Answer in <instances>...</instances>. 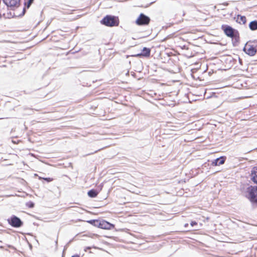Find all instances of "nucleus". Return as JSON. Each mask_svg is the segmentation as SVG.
Masks as SVG:
<instances>
[{
  "instance_id": "obj_5",
  "label": "nucleus",
  "mask_w": 257,
  "mask_h": 257,
  "mask_svg": "<svg viewBox=\"0 0 257 257\" xmlns=\"http://www.w3.org/2000/svg\"><path fill=\"white\" fill-rule=\"evenodd\" d=\"M243 51L247 55L253 56L256 53V48L253 46L246 43L243 48Z\"/></svg>"
},
{
  "instance_id": "obj_22",
  "label": "nucleus",
  "mask_w": 257,
  "mask_h": 257,
  "mask_svg": "<svg viewBox=\"0 0 257 257\" xmlns=\"http://www.w3.org/2000/svg\"><path fill=\"white\" fill-rule=\"evenodd\" d=\"M25 11H26V8L25 7V8H23L22 13L21 14L19 15V16H22L24 15Z\"/></svg>"
},
{
  "instance_id": "obj_6",
  "label": "nucleus",
  "mask_w": 257,
  "mask_h": 257,
  "mask_svg": "<svg viewBox=\"0 0 257 257\" xmlns=\"http://www.w3.org/2000/svg\"><path fill=\"white\" fill-rule=\"evenodd\" d=\"M8 7L17 8L20 5V0H3Z\"/></svg>"
},
{
  "instance_id": "obj_28",
  "label": "nucleus",
  "mask_w": 257,
  "mask_h": 257,
  "mask_svg": "<svg viewBox=\"0 0 257 257\" xmlns=\"http://www.w3.org/2000/svg\"><path fill=\"white\" fill-rule=\"evenodd\" d=\"M86 249H90V247H87L86 248Z\"/></svg>"
},
{
  "instance_id": "obj_2",
  "label": "nucleus",
  "mask_w": 257,
  "mask_h": 257,
  "mask_svg": "<svg viewBox=\"0 0 257 257\" xmlns=\"http://www.w3.org/2000/svg\"><path fill=\"white\" fill-rule=\"evenodd\" d=\"M224 32L226 35L232 38H238V33L237 31L229 26H222Z\"/></svg>"
},
{
  "instance_id": "obj_31",
  "label": "nucleus",
  "mask_w": 257,
  "mask_h": 257,
  "mask_svg": "<svg viewBox=\"0 0 257 257\" xmlns=\"http://www.w3.org/2000/svg\"><path fill=\"white\" fill-rule=\"evenodd\" d=\"M219 257H223V256H219Z\"/></svg>"
},
{
  "instance_id": "obj_14",
  "label": "nucleus",
  "mask_w": 257,
  "mask_h": 257,
  "mask_svg": "<svg viewBox=\"0 0 257 257\" xmlns=\"http://www.w3.org/2000/svg\"><path fill=\"white\" fill-rule=\"evenodd\" d=\"M246 193H257V186H250L248 187Z\"/></svg>"
},
{
  "instance_id": "obj_13",
  "label": "nucleus",
  "mask_w": 257,
  "mask_h": 257,
  "mask_svg": "<svg viewBox=\"0 0 257 257\" xmlns=\"http://www.w3.org/2000/svg\"><path fill=\"white\" fill-rule=\"evenodd\" d=\"M249 28L252 31L257 30V21H251L249 24Z\"/></svg>"
},
{
  "instance_id": "obj_27",
  "label": "nucleus",
  "mask_w": 257,
  "mask_h": 257,
  "mask_svg": "<svg viewBox=\"0 0 257 257\" xmlns=\"http://www.w3.org/2000/svg\"><path fill=\"white\" fill-rule=\"evenodd\" d=\"M239 63H241V60L239 59Z\"/></svg>"
},
{
  "instance_id": "obj_3",
  "label": "nucleus",
  "mask_w": 257,
  "mask_h": 257,
  "mask_svg": "<svg viewBox=\"0 0 257 257\" xmlns=\"http://www.w3.org/2000/svg\"><path fill=\"white\" fill-rule=\"evenodd\" d=\"M8 221L12 226L16 228L20 227L23 225L22 220L15 215H12L10 218L8 219Z\"/></svg>"
},
{
  "instance_id": "obj_7",
  "label": "nucleus",
  "mask_w": 257,
  "mask_h": 257,
  "mask_svg": "<svg viewBox=\"0 0 257 257\" xmlns=\"http://www.w3.org/2000/svg\"><path fill=\"white\" fill-rule=\"evenodd\" d=\"M151 50L149 48L144 47L142 50V52L141 53H139L136 55H132L133 57H148L150 56Z\"/></svg>"
},
{
  "instance_id": "obj_19",
  "label": "nucleus",
  "mask_w": 257,
  "mask_h": 257,
  "mask_svg": "<svg viewBox=\"0 0 257 257\" xmlns=\"http://www.w3.org/2000/svg\"><path fill=\"white\" fill-rule=\"evenodd\" d=\"M121 197V199L116 200V202H118V203H119L120 204L125 203V202H126L125 198L124 197L123 198L122 197Z\"/></svg>"
},
{
  "instance_id": "obj_11",
  "label": "nucleus",
  "mask_w": 257,
  "mask_h": 257,
  "mask_svg": "<svg viewBox=\"0 0 257 257\" xmlns=\"http://www.w3.org/2000/svg\"><path fill=\"white\" fill-rule=\"evenodd\" d=\"M251 180L257 184V167H254L251 173Z\"/></svg>"
},
{
  "instance_id": "obj_17",
  "label": "nucleus",
  "mask_w": 257,
  "mask_h": 257,
  "mask_svg": "<svg viewBox=\"0 0 257 257\" xmlns=\"http://www.w3.org/2000/svg\"><path fill=\"white\" fill-rule=\"evenodd\" d=\"M38 177H39V179L40 180L43 179L44 180L46 181L47 182H51V181L53 180V179L52 178H49V177H48V178H45V177H41V176H38Z\"/></svg>"
},
{
  "instance_id": "obj_23",
  "label": "nucleus",
  "mask_w": 257,
  "mask_h": 257,
  "mask_svg": "<svg viewBox=\"0 0 257 257\" xmlns=\"http://www.w3.org/2000/svg\"><path fill=\"white\" fill-rule=\"evenodd\" d=\"M87 193H98V192L94 189H91V190L88 191Z\"/></svg>"
},
{
  "instance_id": "obj_8",
  "label": "nucleus",
  "mask_w": 257,
  "mask_h": 257,
  "mask_svg": "<svg viewBox=\"0 0 257 257\" xmlns=\"http://www.w3.org/2000/svg\"><path fill=\"white\" fill-rule=\"evenodd\" d=\"M246 197L249 200L254 206H257V194H247Z\"/></svg>"
},
{
  "instance_id": "obj_9",
  "label": "nucleus",
  "mask_w": 257,
  "mask_h": 257,
  "mask_svg": "<svg viewBox=\"0 0 257 257\" xmlns=\"http://www.w3.org/2000/svg\"><path fill=\"white\" fill-rule=\"evenodd\" d=\"M226 160V157L225 156H222L219 158H218L214 160L212 162L213 165L216 166H219L220 165H222L224 163Z\"/></svg>"
},
{
  "instance_id": "obj_10",
  "label": "nucleus",
  "mask_w": 257,
  "mask_h": 257,
  "mask_svg": "<svg viewBox=\"0 0 257 257\" xmlns=\"http://www.w3.org/2000/svg\"><path fill=\"white\" fill-rule=\"evenodd\" d=\"M114 227V225L109 222L105 221H101L100 228L105 229H111Z\"/></svg>"
},
{
  "instance_id": "obj_29",
  "label": "nucleus",
  "mask_w": 257,
  "mask_h": 257,
  "mask_svg": "<svg viewBox=\"0 0 257 257\" xmlns=\"http://www.w3.org/2000/svg\"><path fill=\"white\" fill-rule=\"evenodd\" d=\"M16 16L15 14H14V16Z\"/></svg>"
},
{
  "instance_id": "obj_20",
  "label": "nucleus",
  "mask_w": 257,
  "mask_h": 257,
  "mask_svg": "<svg viewBox=\"0 0 257 257\" xmlns=\"http://www.w3.org/2000/svg\"><path fill=\"white\" fill-rule=\"evenodd\" d=\"M98 194H88V195L90 198H95L97 197V195Z\"/></svg>"
},
{
  "instance_id": "obj_30",
  "label": "nucleus",
  "mask_w": 257,
  "mask_h": 257,
  "mask_svg": "<svg viewBox=\"0 0 257 257\" xmlns=\"http://www.w3.org/2000/svg\"><path fill=\"white\" fill-rule=\"evenodd\" d=\"M11 196V195H8V197H10V196Z\"/></svg>"
},
{
  "instance_id": "obj_16",
  "label": "nucleus",
  "mask_w": 257,
  "mask_h": 257,
  "mask_svg": "<svg viewBox=\"0 0 257 257\" xmlns=\"http://www.w3.org/2000/svg\"><path fill=\"white\" fill-rule=\"evenodd\" d=\"M34 0H24V5L25 7L29 8L32 4L33 3Z\"/></svg>"
},
{
  "instance_id": "obj_24",
  "label": "nucleus",
  "mask_w": 257,
  "mask_h": 257,
  "mask_svg": "<svg viewBox=\"0 0 257 257\" xmlns=\"http://www.w3.org/2000/svg\"><path fill=\"white\" fill-rule=\"evenodd\" d=\"M107 197H108L107 194H104V195L103 197V199H105L106 198H107Z\"/></svg>"
},
{
  "instance_id": "obj_25",
  "label": "nucleus",
  "mask_w": 257,
  "mask_h": 257,
  "mask_svg": "<svg viewBox=\"0 0 257 257\" xmlns=\"http://www.w3.org/2000/svg\"><path fill=\"white\" fill-rule=\"evenodd\" d=\"M71 257H80L78 255H72Z\"/></svg>"
},
{
  "instance_id": "obj_18",
  "label": "nucleus",
  "mask_w": 257,
  "mask_h": 257,
  "mask_svg": "<svg viewBox=\"0 0 257 257\" xmlns=\"http://www.w3.org/2000/svg\"><path fill=\"white\" fill-rule=\"evenodd\" d=\"M26 205L28 207L32 208L34 207V203L32 201H29V202H26Z\"/></svg>"
},
{
  "instance_id": "obj_26",
  "label": "nucleus",
  "mask_w": 257,
  "mask_h": 257,
  "mask_svg": "<svg viewBox=\"0 0 257 257\" xmlns=\"http://www.w3.org/2000/svg\"><path fill=\"white\" fill-rule=\"evenodd\" d=\"M188 226V223H186V224L184 225V226H185V227H187Z\"/></svg>"
},
{
  "instance_id": "obj_15",
  "label": "nucleus",
  "mask_w": 257,
  "mask_h": 257,
  "mask_svg": "<svg viewBox=\"0 0 257 257\" xmlns=\"http://www.w3.org/2000/svg\"><path fill=\"white\" fill-rule=\"evenodd\" d=\"M88 222L93 224L95 226H97L100 228L101 221H99L98 220H90L88 221Z\"/></svg>"
},
{
  "instance_id": "obj_1",
  "label": "nucleus",
  "mask_w": 257,
  "mask_h": 257,
  "mask_svg": "<svg viewBox=\"0 0 257 257\" xmlns=\"http://www.w3.org/2000/svg\"><path fill=\"white\" fill-rule=\"evenodd\" d=\"M100 23L107 27L117 26L119 24V20L117 17L107 15L101 20Z\"/></svg>"
},
{
  "instance_id": "obj_21",
  "label": "nucleus",
  "mask_w": 257,
  "mask_h": 257,
  "mask_svg": "<svg viewBox=\"0 0 257 257\" xmlns=\"http://www.w3.org/2000/svg\"><path fill=\"white\" fill-rule=\"evenodd\" d=\"M190 224H191V226L192 227H193L194 225H197V223L196 221H192V222H191Z\"/></svg>"
},
{
  "instance_id": "obj_12",
  "label": "nucleus",
  "mask_w": 257,
  "mask_h": 257,
  "mask_svg": "<svg viewBox=\"0 0 257 257\" xmlns=\"http://www.w3.org/2000/svg\"><path fill=\"white\" fill-rule=\"evenodd\" d=\"M236 22L240 24H245L246 23V17L238 15L236 18Z\"/></svg>"
},
{
  "instance_id": "obj_4",
  "label": "nucleus",
  "mask_w": 257,
  "mask_h": 257,
  "mask_svg": "<svg viewBox=\"0 0 257 257\" xmlns=\"http://www.w3.org/2000/svg\"><path fill=\"white\" fill-rule=\"evenodd\" d=\"M150 22V19L149 17L142 13L140 15L137 19L136 23L139 26L147 25Z\"/></svg>"
}]
</instances>
